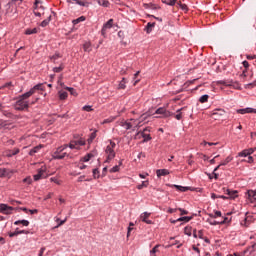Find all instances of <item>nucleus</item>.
<instances>
[{"label":"nucleus","mask_w":256,"mask_h":256,"mask_svg":"<svg viewBox=\"0 0 256 256\" xmlns=\"http://www.w3.org/2000/svg\"><path fill=\"white\" fill-rule=\"evenodd\" d=\"M217 84L218 85H223V86H226V87H233V82L232 81L222 80V81H218Z\"/></svg>","instance_id":"nucleus-22"},{"label":"nucleus","mask_w":256,"mask_h":256,"mask_svg":"<svg viewBox=\"0 0 256 256\" xmlns=\"http://www.w3.org/2000/svg\"><path fill=\"white\" fill-rule=\"evenodd\" d=\"M178 211L180 212L181 216L189 214L188 210H183V208H178Z\"/></svg>","instance_id":"nucleus-52"},{"label":"nucleus","mask_w":256,"mask_h":256,"mask_svg":"<svg viewBox=\"0 0 256 256\" xmlns=\"http://www.w3.org/2000/svg\"><path fill=\"white\" fill-rule=\"evenodd\" d=\"M35 181H39L40 179L47 178V172L45 168H41L38 170L37 174L33 176Z\"/></svg>","instance_id":"nucleus-8"},{"label":"nucleus","mask_w":256,"mask_h":256,"mask_svg":"<svg viewBox=\"0 0 256 256\" xmlns=\"http://www.w3.org/2000/svg\"><path fill=\"white\" fill-rule=\"evenodd\" d=\"M50 181L52 183H55L56 185H61V182L57 178H55V177L50 178Z\"/></svg>","instance_id":"nucleus-51"},{"label":"nucleus","mask_w":256,"mask_h":256,"mask_svg":"<svg viewBox=\"0 0 256 256\" xmlns=\"http://www.w3.org/2000/svg\"><path fill=\"white\" fill-rule=\"evenodd\" d=\"M176 4L183 10L188 11V6L186 4H182L181 1H177Z\"/></svg>","instance_id":"nucleus-43"},{"label":"nucleus","mask_w":256,"mask_h":256,"mask_svg":"<svg viewBox=\"0 0 256 256\" xmlns=\"http://www.w3.org/2000/svg\"><path fill=\"white\" fill-rule=\"evenodd\" d=\"M65 89L68 91V92H70V95H72V96H77L78 94H77V91L74 89V88H72V87H65Z\"/></svg>","instance_id":"nucleus-42"},{"label":"nucleus","mask_w":256,"mask_h":256,"mask_svg":"<svg viewBox=\"0 0 256 256\" xmlns=\"http://www.w3.org/2000/svg\"><path fill=\"white\" fill-rule=\"evenodd\" d=\"M98 4L103 7H109L110 3L107 0H99Z\"/></svg>","instance_id":"nucleus-44"},{"label":"nucleus","mask_w":256,"mask_h":256,"mask_svg":"<svg viewBox=\"0 0 256 256\" xmlns=\"http://www.w3.org/2000/svg\"><path fill=\"white\" fill-rule=\"evenodd\" d=\"M115 147H116V143L110 140V144H108L105 149V153L107 155V159H106L105 163H110V161L115 158V156H116L115 150H114Z\"/></svg>","instance_id":"nucleus-2"},{"label":"nucleus","mask_w":256,"mask_h":256,"mask_svg":"<svg viewBox=\"0 0 256 256\" xmlns=\"http://www.w3.org/2000/svg\"><path fill=\"white\" fill-rule=\"evenodd\" d=\"M15 225H23V226H29L30 225V222L27 221V220H18L14 223Z\"/></svg>","instance_id":"nucleus-34"},{"label":"nucleus","mask_w":256,"mask_h":256,"mask_svg":"<svg viewBox=\"0 0 256 256\" xmlns=\"http://www.w3.org/2000/svg\"><path fill=\"white\" fill-rule=\"evenodd\" d=\"M192 227L191 226H186L184 228V235H187L188 237H191L192 236Z\"/></svg>","instance_id":"nucleus-26"},{"label":"nucleus","mask_w":256,"mask_h":256,"mask_svg":"<svg viewBox=\"0 0 256 256\" xmlns=\"http://www.w3.org/2000/svg\"><path fill=\"white\" fill-rule=\"evenodd\" d=\"M68 147L70 149H76V150L80 149V146H77L76 141H70V144H68Z\"/></svg>","instance_id":"nucleus-36"},{"label":"nucleus","mask_w":256,"mask_h":256,"mask_svg":"<svg viewBox=\"0 0 256 256\" xmlns=\"http://www.w3.org/2000/svg\"><path fill=\"white\" fill-rule=\"evenodd\" d=\"M38 33V29L37 28H33V29H26L25 31V35H34Z\"/></svg>","instance_id":"nucleus-29"},{"label":"nucleus","mask_w":256,"mask_h":256,"mask_svg":"<svg viewBox=\"0 0 256 256\" xmlns=\"http://www.w3.org/2000/svg\"><path fill=\"white\" fill-rule=\"evenodd\" d=\"M140 71H137L135 74H134V86H136L139 82H140V79H138L139 75H140Z\"/></svg>","instance_id":"nucleus-39"},{"label":"nucleus","mask_w":256,"mask_h":256,"mask_svg":"<svg viewBox=\"0 0 256 256\" xmlns=\"http://www.w3.org/2000/svg\"><path fill=\"white\" fill-rule=\"evenodd\" d=\"M226 114V111L223 109H216L212 113V118L215 120L221 119Z\"/></svg>","instance_id":"nucleus-7"},{"label":"nucleus","mask_w":256,"mask_h":256,"mask_svg":"<svg viewBox=\"0 0 256 256\" xmlns=\"http://www.w3.org/2000/svg\"><path fill=\"white\" fill-rule=\"evenodd\" d=\"M29 108V102H27V100H24L20 97V99H18V102H16V110H25Z\"/></svg>","instance_id":"nucleus-5"},{"label":"nucleus","mask_w":256,"mask_h":256,"mask_svg":"<svg viewBox=\"0 0 256 256\" xmlns=\"http://www.w3.org/2000/svg\"><path fill=\"white\" fill-rule=\"evenodd\" d=\"M144 8L146 9H152V10H157L160 9L159 6L153 4V3H149V4H143Z\"/></svg>","instance_id":"nucleus-24"},{"label":"nucleus","mask_w":256,"mask_h":256,"mask_svg":"<svg viewBox=\"0 0 256 256\" xmlns=\"http://www.w3.org/2000/svg\"><path fill=\"white\" fill-rule=\"evenodd\" d=\"M86 142L84 139H79L77 141H75V145L77 146H85Z\"/></svg>","instance_id":"nucleus-47"},{"label":"nucleus","mask_w":256,"mask_h":256,"mask_svg":"<svg viewBox=\"0 0 256 256\" xmlns=\"http://www.w3.org/2000/svg\"><path fill=\"white\" fill-rule=\"evenodd\" d=\"M186 108H181L180 110L176 111V115H174V118H176V120H181L182 119V111H184Z\"/></svg>","instance_id":"nucleus-32"},{"label":"nucleus","mask_w":256,"mask_h":256,"mask_svg":"<svg viewBox=\"0 0 256 256\" xmlns=\"http://www.w3.org/2000/svg\"><path fill=\"white\" fill-rule=\"evenodd\" d=\"M242 64L245 68V70H243L242 75H243V77H247L246 72H247L248 68L250 67V64L248 61H243Z\"/></svg>","instance_id":"nucleus-28"},{"label":"nucleus","mask_w":256,"mask_h":256,"mask_svg":"<svg viewBox=\"0 0 256 256\" xmlns=\"http://www.w3.org/2000/svg\"><path fill=\"white\" fill-rule=\"evenodd\" d=\"M86 17L85 16H80L74 20H72L73 25H78V23H82V21H85Z\"/></svg>","instance_id":"nucleus-25"},{"label":"nucleus","mask_w":256,"mask_h":256,"mask_svg":"<svg viewBox=\"0 0 256 256\" xmlns=\"http://www.w3.org/2000/svg\"><path fill=\"white\" fill-rule=\"evenodd\" d=\"M162 2L169 6H174L175 4H177V0H162Z\"/></svg>","instance_id":"nucleus-37"},{"label":"nucleus","mask_w":256,"mask_h":256,"mask_svg":"<svg viewBox=\"0 0 256 256\" xmlns=\"http://www.w3.org/2000/svg\"><path fill=\"white\" fill-rule=\"evenodd\" d=\"M120 125H122V127H124V129H126V130L132 129V127H133V124L131 122H127V121L120 122Z\"/></svg>","instance_id":"nucleus-21"},{"label":"nucleus","mask_w":256,"mask_h":256,"mask_svg":"<svg viewBox=\"0 0 256 256\" xmlns=\"http://www.w3.org/2000/svg\"><path fill=\"white\" fill-rule=\"evenodd\" d=\"M83 50H84V52H87V53L91 52L92 51V43L91 42H85L83 44Z\"/></svg>","instance_id":"nucleus-18"},{"label":"nucleus","mask_w":256,"mask_h":256,"mask_svg":"<svg viewBox=\"0 0 256 256\" xmlns=\"http://www.w3.org/2000/svg\"><path fill=\"white\" fill-rule=\"evenodd\" d=\"M23 183H27L28 185H31L32 178L31 177H27V178L23 179Z\"/></svg>","instance_id":"nucleus-54"},{"label":"nucleus","mask_w":256,"mask_h":256,"mask_svg":"<svg viewBox=\"0 0 256 256\" xmlns=\"http://www.w3.org/2000/svg\"><path fill=\"white\" fill-rule=\"evenodd\" d=\"M132 226H134V224L129 223V227L127 228V237H130L131 231L134 229Z\"/></svg>","instance_id":"nucleus-48"},{"label":"nucleus","mask_w":256,"mask_h":256,"mask_svg":"<svg viewBox=\"0 0 256 256\" xmlns=\"http://www.w3.org/2000/svg\"><path fill=\"white\" fill-rule=\"evenodd\" d=\"M68 148V144H64L56 149V151L53 152V158L56 160H62L65 157H68L70 159L73 158L72 154H67V152H63Z\"/></svg>","instance_id":"nucleus-1"},{"label":"nucleus","mask_w":256,"mask_h":256,"mask_svg":"<svg viewBox=\"0 0 256 256\" xmlns=\"http://www.w3.org/2000/svg\"><path fill=\"white\" fill-rule=\"evenodd\" d=\"M226 195H228V199H235L238 197V191L226 189Z\"/></svg>","instance_id":"nucleus-13"},{"label":"nucleus","mask_w":256,"mask_h":256,"mask_svg":"<svg viewBox=\"0 0 256 256\" xmlns=\"http://www.w3.org/2000/svg\"><path fill=\"white\" fill-rule=\"evenodd\" d=\"M93 176H94V178H99V169L93 170Z\"/></svg>","instance_id":"nucleus-57"},{"label":"nucleus","mask_w":256,"mask_h":256,"mask_svg":"<svg viewBox=\"0 0 256 256\" xmlns=\"http://www.w3.org/2000/svg\"><path fill=\"white\" fill-rule=\"evenodd\" d=\"M222 213L219 210H216L215 215H210L212 218L221 217Z\"/></svg>","instance_id":"nucleus-53"},{"label":"nucleus","mask_w":256,"mask_h":256,"mask_svg":"<svg viewBox=\"0 0 256 256\" xmlns=\"http://www.w3.org/2000/svg\"><path fill=\"white\" fill-rule=\"evenodd\" d=\"M149 187V181H143L140 185L137 186L138 190H143L144 188Z\"/></svg>","instance_id":"nucleus-30"},{"label":"nucleus","mask_w":256,"mask_h":256,"mask_svg":"<svg viewBox=\"0 0 256 256\" xmlns=\"http://www.w3.org/2000/svg\"><path fill=\"white\" fill-rule=\"evenodd\" d=\"M233 161V156H228L226 157V159L214 169V172L217 171L221 166H226L227 164H229L230 162Z\"/></svg>","instance_id":"nucleus-14"},{"label":"nucleus","mask_w":256,"mask_h":256,"mask_svg":"<svg viewBox=\"0 0 256 256\" xmlns=\"http://www.w3.org/2000/svg\"><path fill=\"white\" fill-rule=\"evenodd\" d=\"M155 27V23H151L149 22L146 27H145V31L147 34H151V32H153V28Z\"/></svg>","instance_id":"nucleus-19"},{"label":"nucleus","mask_w":256,"mask_h":256,"mask_svg":"<svg viewBox=\"0 0 256 256\" xmlns=\"http://www.w3.org/2000/svg\"><path fill=\"white\" fill-rule=\"evenodd\" d=\"M6 174V170L5 169H2L0 168V177H4Z\"/></svg>","instance_id":"nucleus-63"},{"label":"nucleus","mask_w":256,"mask_h":256,"mask_svg":"<svg viewBox=\"0 0 256 256\" xmlns=\"http://www.w3.org/2000/svg\"><path fill=\"white\" fill-rule=\"evenodd\" d=\"M255 153V148H248L238 152V157H248Z\"/></svg>","instance_id":"nucleus-10"},{"label":"nucleus","mask_w":256,"mask_h":256,"mask_svg":"<svg viewBox=\"0 0 256 256\" xmlns=\"http://www.w3.org/2000/svg\"><path fill=\"white\" fill-rule=\"evenodd\" d=\"M131 121H132V126H135V127H138L139 126V124L141 123V121H139V122H137V120H134V119H131Z\"/></svg>","instance_id":"nucleus-59"},{"label":"nucleus","mask_w":256,"mask_h":256,"mask_svg":"<svg viewBox=\"0 0 256 256\" xmlns=\"http://www.w3.org/2000/svg\"><path fill=\"white\" fill-rule=\"evenodd\" d=\"M13 210H14V208H12V206H9L5 203L0 204V212L5 215H10Z\"/></svg>","instance_id":"nucleus-6"},{"label":"nucleus","mask_w":256,"mask_h":256,"mask_svg":"<svg viewBox=\"0 0 256 256\" xmlns=\"http://www.w3.org/2000/svg\"><path fill=\"white\" fill-rule=\"evenodd\" d=\"M11 152H12V155L15 156V155L20 153V149L19 148H14L13 150H11Z\"/></svg>","instance_id":"nucleus-56"},{"label":"nucleus","mask_w":256,"mask_h":256,"mask_svg":"<svg viewBox=\"0 0 256 256\" xmlns=\"http://www.w3.org/2000/svg\"><path fill=\"white\" fill-rule=\"evenodd\" d=\"M123 164L122 161H120L119 165L114 166L112 169H110V173H116L120 171V166Z\"/></svg>","instance_id":"nucleus-35"},{"label":"nucleus","mask_w":256,"mask_h":256,"mask_svg":"<svg viewBox=\"0 0 256 256\" xmlns=\"http://www.w3.org/2000/svg\"><path fill=\"white\" fill-rule=\"evenodd\" d=\"M198 237H199V239H201V240L204 239V237H203V230L198 231Z\"/></svg>","instance_id":"nucleus-64"},{"label":"nucleus","mask_w":256,"mask_h":256,"mask_svg":"<svg viewBox=\"0 0 256 256\" xmlns=\"http://www.w3.org/2000/svg\"><path fill=\"white\" fill-rule=\"evenodd\" d=\"M159 247H160V245L158 244V245L154 246L152 250H150L151 256H155V254L159 252Z\"/></svg>","instance_id":"nucleus-41"},{"label":"nucleus","mask_w":256,"mask_h":256,"mask_svg":"<svg viewBox=\"0 0 256 256\" xmlns=\"http://www.w3.org/2000/svg\"><path fill=\"white\" fill-rule=\"evenodd\" d=\"M140 71H137L135 74H134V86H136L139 82H140V79H138L139 75H140Z\"/></svg>","instance_id":"nucleus-40"},{"label":"nucleus","mask_w":256,"mask_h":256,"mask_svg":"<svg viewBox=\"0 0 256 256\" xmlns=\"http://www.w3.org/2000/svg\"><path fill=\"white\" fill-rule=\"evenodd\" d=\"M83 110L86 111V112H92L93 111L91 106H84Z\"/></svg>","instance_id":"nucleus-60"},{"label":"nucleus","mask_w":256,"mask_h":256,"mask_svg":"<svg viewBox=\"0 0 256 256\" xmlns=\"http://www.w3.org/2000/svg\"><path fill=\"white\" fill-rule=\"evenodd\" d=\"M43 148L42 145H38L33 147L30 151H29V155L30 156H34L36 153H38L41 149Z\"/></svg>","instance_id":"nucleus-17"},{"label":"nucleus","mask_w":256,"mask_h":256,"mask_svg":"<svg viewBox=\"0 0 256 256\" xmlns=\"http://www.w3.org/2000/svg\"><path fill=\"white\" fill-rule=\"evenodd\" d=\"M155 114H159V115H162L161 117L159 118H167V117H170L172 115H174L173 113L167 111L165 108H159L156 110Z\"/></svg>","instance_id":"nucleus-11"},{"label":"nucleus","mask_w":256,"mask_h":256,"mask_svg":"<svg viewBox=\"0 0 256 256\" xmlns=\"http://www.w3.org/2000/svg\"><path fill=\"white\" fill-rule=\"evenodd\" d=\"M149 216H151V214L145 212L140 215V219L142 222H145L146 224H153V221L149 220Z\"/></svg>","instance_id":"nucleus-12"},{"label":"nucleus","mask_w":256,"mask_h":256,"mask_svg":"<svg viewBox=\"0 0 256 256\" xmlns=\"http://www.w3.org/2000/svg\"><path fill=\"white\" fill-rule=\"evenodd\" d=\"M156 174L158 177H161V176H166L169 174V171L166 170V169H159L156 171Z\"/></svg>","instance_id":"nucleus-23"},{"label":"nucleus","mask_w":256,"mask_h":256,"mask_svg":"<svg viewBox=\"0 0 256 256\" xmlns=\"http://www.w3.org/2000/svg\"><path fill=\"white\" fill-rule=\"evenodd\" d=\"M237 113L239 114L256 113V109H253V108L239 109L237 110Z\"/></svg>","instance_id":"nucleus-16"},{"label":"nucleus","mask_w":256,"mask_h":256,"mask_svg":"<svg viewBox=\"0 0 256 256\" xmlns=\"http://www.w3.org/2000/svg\"><path fill=\"white\" fill-rule=\"evenodd\" d=\"M50 19H51V16H49L47 19H45L44 21L41 22L40 26L42 28H45L47 27L48 23H50Z\"/></svg>","instance_id":"nucleus-45"},{"label":"nucleus","mask_w":256,"mask_h":256,"mask_svg":"<svg viewBox=\"0 0 256 256\" xmlns=\"http://www.w3.org/2000/svg\"><path fill=\"white\" fill-rule=\"evenodd\" d=\"M247 163L252 164L253 162H255V159L253 158V156H248V160L246 161Z\"/></svg>","instance_id":"nucleus-61"},{"label":"nucleus","mask_w":256,"mask_h":256,"mask_svg":"<svg viewBox=\"0 0 256 256\" xmlns=\"http://www.w3.org/2000/svg\"><path fill=\"white\" fill-rule=\"evenodd\" d=\"M42 2L40 0H35V3H34V10H38L39 7L40 8H43V6H39V4H41Z\"/></svg>","instance_id":"nucleus-49"},{"label":"nucleus","mask_w":256,"mask_h":256,"mask_svg":"<svg viewBox=\"0 0 256 256\" xmlns=\"http://www.w3.org/2000/svg\"><path fill=\"white\" fill-rule=\"evenodd\" d=\"M90 161V156H83L81 159H80V162H89Z\"/></svg>","instance_id":"nucleus-55"},{"label":"nucleus","mask_w":256,"mask_h":256,"mask_svg":"<svg viewBox=\"0 0 256 256\" xmlns=\"http://www.w3.org/2000/svg\"><path fill=\"white\" fill-rule=\"evenodd\" d=\"M174 188H176V190H178L180 192H187L190 190L189 187H184V186H180V185H174Z\"/></svg>","instance_id":"nucleus-27"},{"label":"nucleus","mask_w":256,"mask_h":256,"mask_svg":"<svg viewBox=\"0 0 256 256\" xmlns=\"http://www.w3.org/2000/svg\"><path fill=\"white\" fill-rule=\"evenodd\" d=\"M252 223V217L250 216H247L243 219V221H241V226H244V227H249Z\"/></svg>","instance_id":"nucleus-15"},{"label":"nucleus","mask_w":256,"mask_h":256,"mask_svg":"<svg viewBox=\"0 0 256 256\" xmlns=\"http://www.w3.org/2000/svg\"><path fill=\"white\" fill-rule=\"evenodd\" d=\"M126 84H127L126 78H122V81H120V84H119V89L120 90H125L126 89Z\"/></svg>","instance_id":"nucleus-33"},{"label":"nucleus","mask_w":256,"mask_h":256,"mask_svg":"<svg viewBox=\"0 0 256 256\" xmlns=\"http://www.w3.org/2000/svg\"><path fill=\"white\" fill-rule=\"evenodd\" d=\"M151 128L147 127L143 131H140L136 134V138H143V142H149L151 141Z\"/></svg>","instance_id":"nucleus-4"},{"label":"nucleus","mask_w":256,"mask_h":256,"mask_svg":"<svg viewBox=\"0 0 256 256\" xmlns=\"http://www.w3.org/2000/svg\"><path fill=\"white\" fill-rule=\"evenodd\" d=\"M207 222L210 224V225H213V226H216V225H219L221 224L220 222H217V221H211V220H207Z\"/></svg>","instance_id":"nucleus-58"},{"label":"nucleus","mask_w":256,"mask_h":256,"mask_svg":"<svg viewBox=\"0 0 256 256\" xmlns=\"http://www.w3.org/2000/svg\"><path fill=\"white\" fill-rule=\"evenodd\" d=\"M59 98L61 100L67 99L68 98V93L66 91H64V90L59 91Z\"/></svg>","instance_id":"nucleus-31"},{"label":"nucleus","mask_w":256,"mask_h":256,"mask_svg":"<svg viewBox=\"0 0 256 256\" xmlns=\"http://www.w3.org/2000/svg\"><path fill=\"white\" fill-rule=\"evenodd\" d=\"M24 233H27V232L25 230L16 229L15 232L9 233V237H17V235H23Z\"/></svg>","instance_id":"nucleus-20"},{"label":"nucleus","mask_w":256,"mask_h":256,"mask_svg":"<svg viewBox=\"0 0 256 256\" xmlns=\"http://www.w3.org/2000/svg\"><path fill=\"white\" fill-rule=\"evenodd\" d=\"M63 69H64V65L61 64L59 67H55V68L53 69V71H54L55 73H59V72H61Z\"/></svg>","instance_id":"nucleus-50"},{"label":"nucleus","mask_w":256,"mask_h":256,"mask_svg":"<svg viewBox=\"0 0 256 256\" xmlns=\"http://www.w3.org/2000/svg\"><path fill=\"white\" fill-rule=\"evenodd\" d=\"M113 22H114V20H113V19H110L109 21H107V22L103 25V28H102V30H101L102 36H105V35H106L107 30L112 29V27H113Z\"/></svg>","instance_id":"nucleus-9"},{"label":"nucleus","mask_w":256,"mask_h":256,"mask_svg":"<svg viewBox=\"0 0 256 256\" xmlns=\"http://www.w3.org/2000/svg\"><path fill=\"white\" fill-rule=\"evenodd\" d=\"M43 90H45V88L43 87V84L42 83L37 84L33 88H31L28 92H25L24 94H22L20 98L23 100H26L31 96H33L37 91H43Z\"/></svg>","instance_id":"nucleus-3"},{"label":"nucleus","mask_w":256,"mask_h":256,"mask_svg":"<svg viewBox=\"0 0 256 256\" xmlns=\"http://www.w3.org/2000/svg\"><path fill=\"white\" fill-rule=\"evenodd\" d=\"M208 99H209V95H208V94H204V95H202V96L199 98V102H200V103H206V102H208Z\"/></svg>","instance_id":"nucleus-38"},{"label":"nucleus","mask_w":256,"mask_h":256,"mask_svg":"<svg viewBox=\"0 0 256 256\" xmlns=\"http://www.w3.org/2000/svg\"><path fill=\"white\" fill-rule=\"evenodd\" d=\"M246 58L248 60H255L256 59V55H247Z\"/></svg>","instance_id":"nucleus-62"},{"label":"nucleus","mask_w":256,"mask_h":256,"mask_svg":"<svg viewBox=\"0 0 256 256\" xmlns=\"http://www.w3.org/2000/svg\"><path fill=\"white\" fill-rule=\"evenodd\" d=\"M193 219V217H181V218H178V222H189Z\"/></svg>","instance_id":"nucleus-46"}]
</instances>
